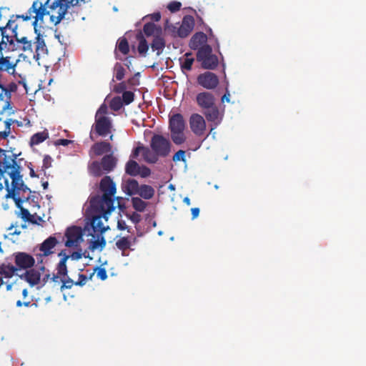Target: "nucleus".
Masks as SVG:
<instances>
[{"mask_svg": "<svg viewBox=\"0 0 366 366\" xmlns=\"http://www.w3.org/2000/svg\"><path fill=\"white\" fill-rule=\"evenodd\" d=\"M99 189L102 196H94L90 199V207L103 213H111L114 209V196L116 193V185L109 176L102 179Z\"/></svg>", "mask_w": 366, "mask_h": 366, "instance_id": "f257e3e1", "label": "nucleus"}, {"mask_svg": "<svg viewBox=\"0 0 366 366\" xmlns=\"http://www.w3.org/2000/svg\"><path fill=\"white\" fill-rule=\"evenodd\" d=\"M196 100L198 106L202 109L207 121L213 122L214 127L220 124L222 118L219 117V111L212 93L200 92L197 95Z\"/></svg>", "mask_w": 366, "mask_h": 366, "instance_id": "f03ea898", "label": "nucleus"}, {"mask_svg": "<svg viewBox=\"0 0 366 366\" xmlns=\"http://www.w3.org/2000/svg\"><path fill=\"white\" fill-rule=\"evenodd\" d=\"M13 150L11 147H10L9 150L0 148V175L7 173L11 179L14 177L12 175L14 172H21V167L20 165L21 159H18L21 153H14Z\"/></svg>", "mask_w": 366, "mask_h": 366, "instance_id": "7ed1b4c3", "label": "nucleus"}, {"mask_svg": "<svg viewBox=\"0 0 366 366\" xmlns=\"http://www.w3.org/2000/svg\"><path fill=\"white\" fill-rule=\"evenodd\" d=\"M49 2V0H47L44 4H43L41 2H40L38 0H36L33 2L32 6L28 10L27 13L26 14L22 15H12L9 20H14V22L18 19H22L24 21H28L31 19V15L33 14H35V16H34V21H33V26L34 29V32L37 33V24L39 23V24H41L43 23V19L44 16L46 15H49V11H46V9L45 7L46 5H47Z\"/></svg>", "mask_w": 366, "mask_h": 366, "instance_id": "20e7f679", "label": "nucleus"}, {"mask_svg": "<svg viewBox=\"0 0 366 366\" xmlns=\"http://www.w3.org/2000/svg\"><path fill=\"white\" fill-rule=\"evenodd\" d=\"M171 142L169 139L161 134H154L150 141L152 154L156 157V163L159 157H166L171 152Z\"/></svg>", "mask_w": 366, "mask_h": 366, "instance_id": "39448f33", "label": "nucleus"}, {"mask_svg": "<svg viewBox=\"0 0 366 366\" xmlns=\"http://www.w3.org/2000/svg\"><path fill=\"white\" fill-rule=\"evenodd\" d=\"M117 159L113 154H106L100 162L94 161L89 167V172L94 177H100L112 172L116 167Z\"/></svg>", "mask_w": 366, "mask_h": 366, "instance_id": "423d86ee", "label": "nucleus"}, {"mask_svg": "<svg viewBox=\"0 0 366 366\" xmlns=\"http://www.w3.org/2000/svg\"><path fill=\"white\" fill-rule=\"evenodd\" d=\"M169 127L173 142L177 145L183 144L186 140L184 134L185 122L183 116L180 114H175L170 117Z\"/></svg>", "mask_w": 366, "mask_h": 366, "instance_id": "0eeeda50", "label": "nucleus"}, {"mask_svg": "<svg viewBox=\"0 0 366 366\" xmlns=\"http://www.w3.org/2000/svg\"><path fill=\"white\" fill-rule=\"evenodd\" d=\"M197 60L204 69H214L219 63L217 56L212 54V49L209 45H204L197 51Z\"/></svg>", "mask_w": 366, "mask_h": 366, "instance_id": "6e6552de", "label": "nucleus"}, {"mask_svg": "<svg viewBox=\"0 0 366 366\" xmlns=\"http://www.w3.org/2000/svg\"><path fill=\"white\" fill-rule=\"evenodd\" d=\"M112 124L109 117L106 116L95 117V122L90 132V138L93 139V133L95 132L98 136L106 137L111 134Z\"/></svg>", "mask_w": 366, "mask_h": 366, "instance_id": "1a4fd4ad", "label": "nucleus"}, {"mask_svg": "<svg viewBox=\"0 0 366 366\" xmlns=\"http://www.w3.org/2000/svg\"><path fill=\"white\" fill-rule=\"evenodd\" d=\"M58 256L61 257L59 263L56 264V270L59 271V274H66L68 272L66 261L71 258L72 260H79L82 258L83 253L81 249L73 252L71 254H67L66 250H61Z\"/></svg>", "mask_w": 366, "mask_h": 366, "instance_id": "9d476101", "label": "nucleus"}, {"mask_svg": "<svg viewBox=\"0 0 366 366\" xmlns=\"http://www.w3.org/2000/svg\"><path fill=\"white\" fill-rule=\"evenodd\" d=\"M15 266L17 270L28 269L34 267L35 259L26 252H18L13 254Z\"/></svg>", "mask_w": 366, "mask_h": 366, "instance_id": "9b49d317", "label": "nucleus"}, {"mask_svg": "<svg viewBox=\"0 0 366 366\" xmlns=\"http://www.w3.org/2000/svg\"><path fill=\"white\" fill-rule=\"evenodd\" d=\"M41 264L38 269L31 267L26 269L25 273L20 276V278L26 281L31 287L37 285L41 282V272L46 269L45 266Z\"/></svg>", "mask_w": 366, "mask_h": 366, "instance_id": "f8f14e48", "label": "nucleus"}, {"mask_svg": "<svg viewBox=\"0 0 366 366\" xmlns=\"http://www.w3.org/2000/svg\"><path fill=\"white\" fill-rule=\"evenodd\" d=\"M66 240L65 246L67 247H76L82 239V231L81 227L73 226L67 228L65 232Z\"/></svg>", "mask_w": 366, "mask_h": 366, "instance_id": "ddd939ff", "label": "nucleus"}, {"mask_svg": "<svg viewBox=\"0 0 366 366\" xmlns=\"http://www.w3.org/2000/svg\"><path fill=\"white\" fill-rule=\"evenodd\" d=\"M58 244V240L55 237L50 236L46 239L39 247V250L42 252L36 254L38 264H42V257H48L53 253L52 249Z\"/></svg>", "mask_w": 366, "mask_h": 366, "instance_id": "4468645a", "label": "nucleus"}, {"mask_svg": "<svg viewBox=\"0 0 366 366\" xmlns=\"http://www.w3.org/2000/svg\"><path fill=\"white\" fill-rule=\"evenodd\" d=\"M92 209L95 214L91 221V226L94 233L102 234L109 228V227L104 226L102 219L104 218L107 221L108 219L107 214L110 213H103L94 208H92Z\"/></svg>", "mask_w": 366, "mask_h": 366, "instance_id": "2eb2a0df", "label": "nucleus"}, {"mask_svg": "<svg viewBox=\"0 0 366 366\" xmlns=\"http://www.w3.org/2000/svg\"><path fill=\"white\" fill-rule=\"evenodd\" d=\"M197 83L207 89H213L219 84V79L215 74L206 71L197 76Z\"/></svg>", "mask_w": 366, "mask_h": 366, "instance_id": "dca6fc26", "label": "nucleus"}, {"mask_svg": "<svg viewBox=\"0 0 366 366\" xmlns=\"http://www.w3.org/2000/svg\"><path fill=\"white\" fill-rule=\"evenodd\" d=\"M190 128L197 136L201 137L206 129V122L202 116L199 114H193L189 119Z\"/></svg>", "mask_w": 366, "mask_h": 366, "instance_id": "f3484780", "label": "nucleus"}, {"mask_svg": "<svg viewBox=\"0 0 366 366\" xmlns=\"http://www.w3.org/2000/svg\"><path fill=\"white\" fill-rule=\"evenodd\" d=\"M194 26V19L192 16H184L182 24L178 27L176 35L180 38H185L191 33Z\"/></svg>", "mask_w": 366, "mask_h": 366, "instance_id": "a211bd4d", "label": "nucleus"}, {"mask_svg": "<svg viewBox=\"0 0 366 366\" xmlns=\"http://www.w3.org/2000/svg\"><path fill=\"white\" fill-rule=\"evenodd\" d=\"M3 180L5 184V188L7 192L6 194L5 195V198L6 199L11 198V199H14L16 207L19 208V209L21 208H23L22 204L24 200L21 197H19L20 196L19 192H16L15 191V187H16V181H14V188H10L8 179H4ZM14 180H15V179H14Z\"/></svg>", "mask_w": 366, "mask_h": 366, "instance_id": "6ab92c4d", "label": "nucleus"}, {"mask_svg": "<svg viewBox=\"0 0 366 366\" xmlns=\"http://www.w3.org/2000/svg\"><path fill=\"white\" fill-rule=\"evenodd\" d=\"M142 152L144 160L149 164H155L156 157L152 154L151 149L144 146H138L132 151V157L137 158L139 153Z\"/></svg>", "mask_w": 366, "mask_h": 366, "instance_id": "aec40b11", "label": "nucleus"}, {"mask_svg": "<svg viewBox=\"0 0 366 366\" xmlns=\"http://www.w3.org/2000/svg\"><path fill=\"white\" fill-rule=\"evenodd\" d=\"M112 145L110 143L107 142H99L94 143L90 150H89V156L92 157L93 154L95 156H101L106 153H109L112 152Z\"/></svg>", "mask_w": 366, "mask_h": 366, "instance_id": "412c9836", "label": "nucleus"}, {"mask_svg": "<svg viewBox=\"0 0 366 366\" xmlns=\"http://www.w3.org/2000/svg\"><path fill=\"white\" fill-rule=\"evenodd\" d=\"M207 36L202 32L195 33L191 38L189 46L192 50H197L206 45V42L207 41Z\"/></svg>", "mask_w": 366, "mask_h": 366, "instance_id": "4be33fe9", "label": "nucleus"}, {"mask_svg": "<svg viewBox=\"0 0 366 366\" xmlns=\"http://www.w3.org/2000/svg\"><path fill=\"white\" fill-rule=\"evenodd\" d=\"M14 20H9L6 25L5 26L0 27V31L2 36L1 41H6V44L9 43V44H14V38L12 31L14 26Z\"/></svg>", "mask_w": 366, "mask_h": 366, "instance_id": "5701e85b", "label": "nucleus"}, {"mask_svg": "<svg viewBox=\"0 0 366 366\" xmlns=\"http://www.w3.org/2000/svg\"><path fill=\"white\" fill-rule=\"evenodd\" d=\"M58 279H60L61 282V285L60 287V290L61 292L66 289H71L73 285H75L76 282H74L68 276V272L65 275H61L59 274V271L56 270V273L54 274V275L51 277V281L56 282Z\"/></svg>", "mask_w": 366, "mask_h": 366, "instance_id": "b1692460", "label": "nucleus"}, {"mask_svg": "<svg viewBox=\"0 0 366 366\" xmlns=\"http://www.w3.org/2000/svg\"><path fill=\"white\" fill-rule=\"evenodd\" d=\"M13 178H11V186H10V188H14V179H15V181L16 182V187H15V191L16 192H19V194H21V192H22L23 193L26 192H31V189L26 185L24 184V181L22 179V175L21 174V173H19V172H15L13 173Z\"/></svg>", "mask_w": 366, "mask_h": 366, "instance_id": "393cba45", "label": "nucleus"}, {"mask_svg": "<svg viewBox=\"0 0 366 366\" xmlns=\"http://www.w3.org/2000/svg\"><path fill=\"white\" fill-rule=\"evenodd\" d=\"M17 27H18L17 24H15L14 26V29H13V31H12V34H13V36H14L15 40L17 42L21 43L23 44L22 50L24 51H29L31 53L33 51V44H32L31 41H29L27 37H26V36L19 38L18 33H17Z\"/></svg>", "mask_w": 366, "mask_h": 366, "instance_id": "a878e982", "label": "nucleus"}, {"mask_svg": "<svg viewBox=\"0 0 366 366\" xmlns=\"http://www.w3.org/2000/svg\"><path fill=\"white\" fill-rule=\"evenodd\" d=\"M36 37V49L35 54H34V58L36 59H39V56L41 54H44L46 52V46L45 44L44 40L41 37L40 33L37 31Z\"/></svg>", "mask_w": 366, "mask_h": 366, "instance_id": "bb28decb", "label": "nucleus"}, {"mask_svg": "<svg viewBox=\"0 0 366 366\" xmlns=\"http://www.w3.org/2000/svg\"><path fill=\"white\" fill-rule=\"evenodd\" d=\"M139 187L138 182L134 179H127L123 186L124 191L130 196L137 194Z\"/></svg>", "mask_w": 366, "mask_h": 366, "instance_id": "cd10ccee", "label": "nucleus"}, {"mask_svg": "<svg viewBox=\"0 0 366 366\" xmlns=\"http://www.w3.org/2000/svg\"><path fill=\"white\" fill-rule=\"evenodd\" d=\"M194 61V59L192 57V54L191 52H187L182 57L179 58L181 69L183 71H190Z\"/></svg>", "mask_w": 366, "mask_h": 366, "instance_id": "c85d7f7f", "label": "nucleus"}, {"mask_svg": "<svg viewBox=\"0 0 366 366\" xmlns=\"http://www.w3.org/2000/svg\"><path fill=\"white\" fill-rule=\"evenodd\" d=\"M143 31L147 36H152L154 37L156 35L162 34V28L156 26L152 22L145 24L143 27Z\"/></svg>", "mask_w": 366, "mask_h": 366, "instance_id": "c756f323", "label": "nucleus"}, {"mask_svg": "<svg viewBox=\"0 0 366 366\" xmlns=\"http://www.w3.org/2000/svg\"><path fill=\"white\" fill-rule=\"evenodd\" d=\"M17 267L11 264L2 263L0 264V275L5 278H11L16 272Z\"/></svg>", "mask_w": 366, "mask_h": 366, "instance_id": "7c9ffc66", "label": "nucleus"}, {"mask_svg": "<svg viewBox=\"0 0 366 366\" xmlns=\"http://www.w3.org/2000/svg\"><path fill=\"white\" fill-rule=\"evenodd\" d=\"M151 47L153 51H157V55H159L162 52L164 48L165 47V40L162 37V34L156 35L153 38Z\"/></svg>", "mask_w": 366, "mask_h": 366, "instance_id": "2f4dec72", "label": "nucleus"}, {"mask_svg": "<svg viewBox=\"0 0 366 366\" xmlns=\"http://www.w3.org/2000/svg\"><path fill=\"white\" fill-rule=\"evenodd\" d=\"M154 192V189L152 186L142 184L140 186L137 194L145 199H150L153 197Z\"/></svg>", "mask_w": 366, "mask_h": 366, "instance_id": "473e14b6", "label": "nucleus"}, {"mask_svg": "<svg viewBox=\"0 0 366 366\" xmlns=\"http://www.w3.org/2000/svg\"><path fill=\"white\" fill-rule=\"evenodd\" d=\"M140 169L139 164L134 160H129L126 164L125 172L131 176L138 175L140 173Z\"/></svg>", "mask_w": 366, "mask_h": 366, "instance_id": "72a5a7b5", "label": "nucleus"}, {"mask_svg": "<svg viewBox=\"0 0 366 366\" xmlns=\"http://www.w3.org/2000/svg\"><path fill=\"white\" fill-rule=\"evenodd\" d=\"M49 138V133L46 130L37 132L33 134L30 139V145H37Z\"/></svg>", "mask_w": 366, "mask_h": 366, "instance_id": "f704fd0d", "label": "nucleus"}, {"mask_svg": "<svg viewBox=\"0 0 366 366\" xmlns=\"http://www.w3.org/2000/svg\"><path fill=\"white\" fill-rule=\"evenodd\" d=\"M4 129L3 131H0V139H6L11 133V124H14L13 119H7L4 122Z\"/></svg>", "mask_w": 366, "mask_h": 366, "instance_id": "c9c22d12", "label": "nucleus"}, {"mask_svg": "<svg viewBox=\"0 0 366 366\" xmlns=\"http://www.w3.org/2000/svg\"><path fill=\"white\" fill-rule=\"evenodd\" d=\"M132 203L134 209L137 212H144L147 203L139 197H132Z\"/></svg>", "mask_w": 366, "mask_h": 366, "instance_id": "e433bc0d", "label": "nucleus"}, {"mask_svg": "<svg viewBox=\"0 0 366 366\" xmlns=\"http://www.w3.org/2000/svg\"><path fill=\"white\" fill-rule=\"evenodd\" d=\"M116 246L119 249L122 250V252H124L127 249L130 248L131 242L127 237H121L116 242Z\"/></svg>", "mask_w": 366, "mask_h": 366, "instance_id": "4c0bfd02", "label": "nucleus"}, {"mask_svg": "<svg viewBox=\"0 0 366 366\" xmlns=\"http://www.w3.org/2000/svg\"><path fill=\"white\" fill-rule=\"evenodd\" d=\"M117 46L119 51L124 55L127 54L129 51V43L126 38H120L117 41Z\"/></svg>", "mask_w": 366, "mask_h": 366, "instance_id": "58836bf2", "label": "nucleus"}, {"mask_svg": "<svg viewBox=\"0 0 366 366\" xmlns=\"http://www.w3.org/2000/svg\"><path fill=\"white\" fill-rule=\"evenodd\" d=\"M123 106V102L122 98L120 97H113L109 103V107L114 112L119 111Z\"/></svg>", "mask_w": 366, "mask_h": 366, "instance_id": "ea45409f", "label": "nucleus"}, {"mask_svg": "<svg viewBox=\"0 0 366 366\" xmlns=\"http://www.w3.org/2000/svg\"><path fill=\"white\" fill-rule=\"evenodd\" d=\"M138 39L139 40V45H138V51L140 54H145L148 49H149V45L147 44V41L142 36H138Z\"/></svg>", "mask_w": 366, "mask_h": 366, "instance_id": "a19ab883", "label": "nucleus"}, {"mask_svg": "<svg viewBox=\"0 0 366 366\" xmlns=\"http://www.w3.org/2000/svg\"><path fill=\"white\" fill-rule=\"evenodd\" d=\"M117 80L121 81L125 75V69L120 63H116L114 67Z\"/></svg>", "mask_w": 366, "mask_h": 366, "instance_id": "79ce46f5", "label": "nucleus"}, {"mask_svg": "<svg viewBox=\"0 0 366 366\" xmlns=\"http://www.w3.org/2000/svg\"><path fill=\"white\" fill-rule=\"evenodd\" d=\"M134 99V94L130 91L124 92L122 94V102L123 104L128 105L131 104Z\"/></svg>", "mask_w": 366, "mask_h": 366, "instance_id": "37998d69", "label": "nucleus"}, {"mask_svg": "<svg viewBox=\"0 0 366 366\" xmlns=\"http://www.w3.org/2000/svg\"><path fill=\"white\" fill-rule=\"evenodd\" d=\"M6 46V41H1L0 42V58L2 57V58H6V59H10V61H11L13 63H15V68L17 66V64L19 62V60L18 59H15L14 58H13L12 56H4L3 53H2V51L3 49Z\"/></svg>", "mask_w": 366, "mask_h": 366, "instance_id": "c03bdc74", "label": "nucleus"}, {"mask_svg": "<svg viewBox=\"0 0 366 366\" xmlns=\"http://www.w3.org/2000/svg\"><path fill=\"white\" fill-rule=\"evenodd\" d=\"M106 246V240L102 237L100 239H97L92 242L91 248L92 249H97L98 247H101L102 249Z\"/></svg>", "mask_w": 366, "mask_h": 366, "instance_id": "a18cd8bd", "label": "nucleus"}, {"mask_svg": "<svg viewBox=\"0 0 366 366\" xmlns=\"http://www.w3.org/2000/svg\"><path fill=\"white\" fill-rule=\"evenodd\" d=\"M181 6H182V4L179 1H171L168 6H167V9L171 11V12H177L178 11L180 10L181 9Z\"/></svg>", "mask_w": 366, "mask_h": 366, "instance_id": "49530a36", "label": "nucleus"}, {"mask_svg": "<svg viewBox=\"0 0 366 366\" xmlns=\"http://www.w3.org/2000/svg\"><path fill=\"white\" fill-rule=\"evenodd\" d=\"M174 162L182 161L185 162V152L184 150H179L172 157Z\"/></svg>", "mask_w": 366, "mask_h": 366, "instance_id": "de8ad7c7", "label": "nucleus"}, {"mask_svg": "<svg viewBox=\"0 0 366 366\" xmlns=\"http://www.w3.org/2000/svg\"><path fill=\"white\" fill-rule=\"evenodd\" d=\"M127 84L125 81H122L117 84H116L114 87V92L117 93V94H120V93H122L124 92H126V89H127Z\"/></svg>", "mask_w": 366, "mask_h": 366, "instance_id": "09e8293b", "label": "nucleus"}, {"mask_svg": "<svg viewBox=\"0 0 366 366\" xmlns=\"http://www.w3.org/2000/svg\"><path fill=\"white\" fill-rule=\"evenodd\" d=\"M97 277L99 278L101 280H105L107 278V272L105 268L104 267H97Z\"/></svg>", "mask_w": 366, "mask_h": 366, "instance_id": "8fccbe9b", "label": "nucleus"}, {"mask_svg": "<svg viewBox=\"0 0 366 366\" xmlns=\"http://www.w3.org/2000/svg\"><path fill=\"white\" fill-rule=\"evenodd\" d=\"M20 212H21V218L26 220V221H29V222H32V219H31V215L29 212V211L27 209H25V208H21L20 209Z\"/></svg>", "mask_w": 366, "mask_h": 366, "instance_id": "3c124183", "label": "nucleus"}, {"mask_svg": "<svg viewBox=\"0 0 366 366\" xmlns=\"http://www.w3.org/2000/svg\"><path fill=\"white\" fill-rule=\"evenodd\" d=\"M87 280L88 278L85 274H79L78 280L75 282V285L82 287L86 285Z\"/></svg>", "mask_w": 366, "mask_h": 366, "instance_id": "603ef678", "label": "nucleus"}, {"mask_svg": "<svg viewBox=\"0 0 366 366\" xmlns=\"http://www.w3.org/2000/svg\"><path fill=\"white\" fill-rule=\"evenodd\" d=\"M52 159L49 155H45L43 159V168L48 169L51 166Z\"/></svg>", "mask_w": 366, "mask_h": 366, "instance_id": "864d4df0", "label": "nucleus"}, {"mask_svg": "<svg viewBox=\"0 0 366 366\" xmlns=\"http://www.w3.org/2000/svg\"><path fill=\"white\" fill-rule=\"evenodd\" d=\"M107 113V107L105 104L101 105L97 110L95 117L105 116Z\"/></svg>", "mask_w": 366, "mask_h": 366, "instance_id": "5fc2aeb1", "label": "nucleus"}, {"mask_svg": "<svg viewBox=\"0 0 366 366\" xmlns=\"http://www.w3.org/2000/svg\"><path fill=\"white\" fill-rule=\"evenodd\" d=\"M73 142V141L71 140H69V139H57L54 144L56 146H59V145H62V146H68L69 144H71Z\"/></svg>", "mask_w": 366, "mask_h": 366, "instance_id": "6e6d98bb", "label": "nucleus"}, {"mask_svg": "<svg viewBox=\"0 0 366 366\" xmlns=\"http://www.w3.org/2000/svg\"><path fill=\"white\" fill-rule=\"evenodd\" d=\"M17 88V84L15 82H11L6 86H5V89L7 92H9V94L16 92Z\"/></svg>", "mask_w": 366, "mask_h": 366, "instance_id": "4d7b16f0", "label": "nucleus"}, {"mask_svg": "<svg viewBox=\"0 0 366 366\" xmlns=\"http://www.w3.org/2000/svg\"><path fill=\"white\" fill-rule=\"evenodd\" d=\"M150 169L148 167L144 166L141 168L140 173L139 174H140L142 177H147L150 175Z\"/></svg>", "mask_w": 366, "mask_h": 366, "instance_id": "13d9d810", "label": "nucleus"}, {"mask_svg": "<svg viewBox=\"0 0 366 366\" xmlns=\"http://www.w3.org/2000/svg\"><path fill=\"white\" fill-rule=\"evenodd\" d=\"M130 219L134 222V223H139L141 220V216L140 214H139L138 213H136V212H134L131 216H130Z\"/></svg>", "mask_w": 366, "mask_h": 366, "instance_id": "bf43d9fd", "label": "nucleus"}, {"mask_svg": "<svg viewBox=\"0 0 366 366\" xmlns=\"http://www.w3.org/2000/svg\"><path fill=\"white\" fill-rule=\"evenodd\" d=\"M150 19L153 21H159L161 19V14L160 12H155L150 15H149Z\"/></svg>", "mask_w": 366, "mask_h": 366, "instance_id": "052dcab7", "label": "nucleus"}, {"mask_svg": "<svg viewBox=\"0 0 366 366\" xmlns=\"http://www.w3.org/2000/svg\"><path fill=\"white\" fill-rule=\"evenodd\" d=\"M117 228L120 230H124L127 229V226L126 224L125 221L122 219H119L117 222Z\"/></svg>", "mask_w": 366, "mask_h": 366, "instance_id": "680f3d73", "label": "nucleus"}, {"mask_svg": "<svg viewBox=\"0 0 366 366\" xmlns=\"http://www.w3.org/2000/svg\"><path fill=\"white\" fill-rule=\"evenodd\" d=\"M192 219H195L199 216V209L198 207H194L191 209Z\"/></svg>", "mask_w": 366, "mask_h": 366, "instance_id": "e2e57ef3", "label": "nucleus"}, {"mask_svg": "<svg viewBox=\"0 0 366 366\" xmlns=\"http://www.w3.org/2000/svg\"><path fill=\"white\" fill-rule=\"evenodd\" d=\"M229 97H230V94H229V92L227 91V92L222 97V102H229Z\"/></svg>", "mask_w": 366, "mask_h": 366, "instance_id": "0e129e2a", "label": "nucleus"}, {"mask_svg": "<svg viewBox=\"0 0 366 366\" xmlns=\"http://www.w3.org/2000/svg\"><path fill=\"white\" fill-rule=\"evenodd\" d=\"M49 280H51V277L49 274H45L42 280H41L42 282V285H45V284L48 282Z\"/></svg>", "mask_w": 366, "mask_h": 366, "instance_id": "69168bd1", "label": "nucleus"}, {"mask_svg": "<svg viewBox=\"0 0 366 366\" xmlns=\"http://www.w3.org/2000/svg\"><path fill=\"white\" fill-rule=\"evenodd\" d=\"M30 166H29V175L31 177H37V175L36 174L33 167H32V165L31 163H29Z\"/></svg>", "mask_w": 366, "mask_h": 366, "instance_id": "338daca9", "label": "nucleus"}, {"mask_svg": "<svg viewBox=\"0 0 366 366\" xmlns=\"http://www.w3.org/2000/svg\"><path fill=\"white\" fill-rule=\"evenodd\" d=\"M134 81H135V77L133 76V77H132V78L128 79V83L129 84L134 85L135 84Z\"/></svg>", "mask_w": 366, "mask_h": 366, "instance_id": "774afa93", "label": "nucleus"}]
</instances>
